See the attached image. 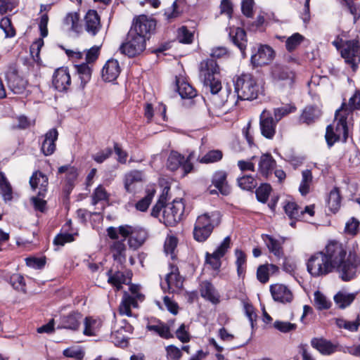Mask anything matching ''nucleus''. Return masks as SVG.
<instances>
[{
    "label": "nucleus",
    "mask_w": 360,
    "mask_h": 360,
    "mask_svg": "<svg viewBox=\"0 0 360 360\" xmlns=\"http://www.w3.org/2000/svg\"><path fill=\"white\" fill-rule=\"evenodd\" d=\"M186 4V0H176L173 2L171 7L165 11V17L169 22L178 18L183 12V7Z\"/></svg>",
    "instance_id": "ea45409f"
},
{
    "label": "nucleus",
    "mask_w": 360,
    "mask_h": 360,
    "mask_svg": "<svg viewBox=\"0 0 360 360\" xmlns=\"http://www.w3.org/2000/svg\"><path fill=\"white\" fill-rule=\"evenodd\" d=\"M238 186L243 190L251 191L257 186V180L250 175H243L237 179Z\"/></svg>",
    "instance_id": "09e8293b"
},
{
    "label": "nucleus",
    "mask_w": 360,
    "mask_h": 360,
    "mask_svg": "<svg viewBox=\"0 0 360 360\" xmlns=\"http://www.w3.org/2000/svg\"><path fill=\"white\" fill-rule=\"evenodd\" d=\"M194 158V152H191L186 158L176 150H172L167 158V167L169 170L174 172L181 169L184 176L193 169L191 160Z\"/></svg>",
    "instance_id": "6e6552de"
},
{
    "label": "nucleus",
    "mask_w": 360,
    "mask_h": 360,
    "mask_svg": "<svg viewBox=\"0 0 360 360\" xmlns=\"http://www.w3.org/2000/svg\"><path fill=\"white\" fill-rule=\"evenodd\" d=\"M355 295L353 293L345 294L342 292H338L334 297V300L335 303L340 308H345L354 300Z\"/></svg>",
    "instance_id": "603ef678"
},
{
    "label": "nucleus",
    "mask_w": 360,
    "mask_h": 360,
    "mask_svg": "<svg viewBox=\"0 0 360 360\" xmlns=\"http://www.w3.org/2000/svg\"><path fill=\"white\" fill-rule=\"evenodd\" d=\"M310 343L314 349L323 356H330L338 352L347 353L346 349L342 346L323 338H313Z\"/></svg>",
    "instance_id": "4468645a"
},
{
    "label": "nucleus",
    "mask_w": 360,
    "mask_h": 360,
    "mask_svg": "<svg viewBox=\"0 0 360 360\" xmlns=\"http://www.w3.org/2000/svg\"><path fill=\"white\" fill-rule=\"evenodd\" d=\"M275 56L274 49L268 45H260L252 51L250 62L254 67L268 65Z\"/></svg>",
    "instance_id": "2eb2a0df"
},
{
    "label": "nucleus",
    "mask_w": 360,
    "mask_h": 360,
    "mask_svg": "<svg viewBox=\"0 0 360 360\" xmlns=\"http://www.w3.org/2000/svg\"><path fill=\"white\" fill-rule=\"evenodd\" d=\"M341 195L338 187H334L330 192L327 200V205L333 213L337 212L341 206Z\"/></svg>",
    "instance_id": "a19ab883"
},
{
    "label": "nucleus",
    "mask_w": 360,
    "mask_h": 360,
    "mask_svg": "<svg viewBox=\"0 0 360 360\" xmlns=\"http://www.w3.org/2000/svg\"><path fill=\"white\" fill-rule=\"evenodd\" d=\"M82 314L79 311H71L68 314H63L60 316L59 322L57 326L58 329H66L71 331L79 330L82 321Z\"/></svg>",
    "instance_id": "dca6fc26"
},
{
    "label": "nucleus",
    "mask_w": 360,
    "mask_h": 360,
    "mask_svg": "<svg viewBox=\"0 0 360 360\" xmlns=\"http://www.w3.org/2000/svg\"><path fill=\"white\" fill-rule=\"evenodd\" d=\"M75 68L78 77L81 81L80 86L83 89L91 79L92 73L91 65L82 63L79 65H75Z\"/></svg>",
    "instance_id": "58836bf2"
},
{
    "label": "nucleus",
    "mask_w": 360,
    "mask_h": 360,
    "mask_svg": "<svg viewBox=\"0 0 360 360\" xmlns=\"http://www.w3.org/2000/svg\"><path fill=\"white\" fill-rule=\"evenodd\" d=\"M9 89L15 94H21L26 89L27 82L15 72H11L7 76Z\"/></svg>",
    "instance_id": "c756f323"
},
{
    "label": "nucleus",
    "mask_w": 360,
    "mask_h": 360,
    "mask_svg": "<svg viewBox=\"0 0 360 360\" xmlns=\"http://www.w3.org/2000/svg\"><path fill=\"white\" fill-rule=\"evenodd\" d=\"M44 45V40L42 38L37 39L30 46V53L34 60L39 64L41 63V58L39 57V53L41 47Z\"/></svg>",
    "instance_id": "0e129e2a"
},
{
    "label": "nucleus",
    "mask_w": 360,
    "mask_h": 360,
    "mask_svg": "<svg viewBox=\"0 0 360 360\" xmlns=\"http://www.w3.org/2000/svg\"><path fill=\"white\" fill-rule=\"evenodd\" d=\"M199 290L201 297L212 304H217L220 302V295L211 282L202 281L200 283Z\"/></svg>",
    "instance_id": "5701e85b"
},
{
    "label": "nucleus",
    "mask_w": 360,
    "mask_h": 360,
    "mask_svg": "<svg viewBox=\"0 0 360 360\" xmlns=\"http://www.w3.org/2000/svg\"><path fill=\"white\" fill-rule=\"evenodd\" d=\"M143 181V173L139 170H131L124 176V188L129 193L131 192V186Z\"/></svg>",
    "instance_id": "37998d69"
},
{
    "label": "nucleus",
    "mask_w": 360,
    "mask_h": 360,
    "mask_svg": "<svg viewBox=\"0 0 360 360\" xmlns=\"http://www.w3.org/2000/svg\"><path fill=\"white\" fill-rule=\"evenodd\" d=\"M63 25L69 30L79 34L82 32L83 28L80 23V16L77 12H70L66 14L63 19Z\"/></svg>",
    "instance_id": "473e14b6"
},
{
    "label": "nucleus",
    "mask_w": 360,
    "mask_h": 360,
    "mask_svg": "<svg viewBox=\"0 0 360 360\" xmlns=\"http://www.w3.org/2000/svg\"><path fill=\"white\" fill-rule=\"evenodd\" d=\"M101 28V18L97 11L89 10L84 17V29L86 32L94 37Z\"/></svg>",
    "instance_id": "412c9836"
},
{
    "label": "nucleus",
    "mask_w": 360,
    "mask_h": 360,
    "mask_svg": "<svg viewBox=\"0 0 360 360\" xmlns=\"http://www.w3.org/2000/svg\"><path fill=\"white\" fill-rule=\"evenodd\" d=\"M277 122L274 120L271 112L266 110L262 111L259 117L261 134L268 139H272L276 134Z\"/></svg>",
    "instance_id": "f3484780"
},
{
    "label": "nucleus",
    "mask_w": 360,
    "mask_h": 360,
    "mask_svg": "<svg viewBox=\"0 0 360 360\" xmlns=\"http://www.w3.org/2000/svg\"><path fill=\"white\" fill-rule=\"evenodd\" d=\"M295 106L290 105L275 108L274 110V119L278 123L283 117L291 112H295Z\"/></svg>",
    "instance_id": "680f3d73"
},
{
    "label": "nucleus",
    "mask_w": 360,
    "mask_h": 360,
    "mask_svg": "<svg viewBox=\"0 0 360 360\" xmlns=\"http://www.w3.org/2000/svg\"><path fill=\"white\" fill-rule=\"evenodd\" d=\"M323 251L342 281H348L356 276L360 256L351 252L347 255L346 246L337 240L329 241Z\"/></svg>",
    "instance_id": "f257e3e1"
},
{
    "label": "nucleus",
    "mask_w": 360,
    "mask_h": 360,
    "mask_svg": "<svg viewBox=\"0 0 360 360\" xmlns=\"http://www.w3.org/2000/svg\"><path fill=\"white\" fill-rule=\"evenodd\" d=\"M84 325L83 333L87 336H94L99 332L102 326V321L100 319L87 316L84 319Z\"/></svg>",
    "instance_id": "4c0bfd02"
},
{
    "label": "nucleus",
    "mask_w": 360,
    "mask_h": 360,
    "mask_svg": "<svg viewBox=\"0 0 360 360\" xmlns=\"http://www.w3.org/2000/svg\"><path fill=\"white\" fill-rule=\"evenodd\" d=\"M276 165V160L270 153L262 154L258 163V172L263 177L267 179L272 174Z\"/></svg>",
    "instance_id": "a878e982"
},
{
    "label": "nucleus",
    "mask_w": 360,
    "mask_h": 360,
    "mask_svg": "<svg viewBox=\"0 0 360 360\" xmlns=\"http://www.w3.org/2000/svg\"><path fill=\"white\" fill-rule=\"evenodd\" d=\"M178 40L183 44H191L193 40V34L186 27L183 26L178 30Z\"/></svg>",
    "instance_id": "e2e57ef3"
},
{
    "label": "nucleus",
    "mask_w": 360,
    "mask_h": 360,
    "mask_svg": "<svg viewBox=\"0 0 360 360\" xmlns=\"http://www.w3.org/2000/svg\"><path fill=\"white\" fill-rule=\"evenodd\" d=\"M119 234L124 238V239L129 238V246L134 250L140 248L148 237V233L146 229L139 226L129 225L120 226Z\"/></svg>",
    "instance_id": "1a4fd4ad"
},
{
    "label": "nucleus",
    "mask_w": 360,
    "mask_h": 360,
    "mask_svg": "<svg viewBox=\"0 0 360 360\" xmlns=\"http://www.w3.org/2000/svg\"><path fill=\"white\" fill-rule=\"evenodd\" d=\"M58 133L56 129L53 128L49 129L43 136L41 143V151L45 156L52 155L56 149V141L58 139Z\"/></svg>",
    "instance_id": "a211bd4d"
},
{
    "label": "nucleus",
    "mask_w": 360,
    "mask_h": 360,
    "mask_svg": "<svg viewBox=\"0 0 360 360\" xmlns=\"http://www.w3.org/2000/svg\"><path fill=\"white\" fill-rule=\"evenodd\" d=\"M177 245V239L174 236L168 237L165 242V252L167 255H170L172 259L175 258L174 251Z\"/></svg>",
    "instance_id": "338daca9"
},
{
    "label": "nucleus",
    "mask_w": 360,
    "mask_h": 360,
    "mask_svg": "<svg viewBox=\"0 0 360 360\" xmlns=\"http://www.w3.org/2000/svg\"><path fill=\"white\" fill-rule=\"evenodd\" d=\"M220 223L221 216L217 211L205 212L198 216L193 230L194 240L199 243L205 242Z\"/></svg>",
    "instance_id": "7ed1b4c3"
},
{
    "label": "nucleus",
    "mask_w": 360,
    "mask_h": 360,
    "mask_svg": "<svg viewBox=\"0 0 360 360\" xmlns=\"http://www.w3.org/2000/svg\"><path fill=\"white\" fill-rule=\"evenodd\" d=\"M335 323L339 328H344L349 332H356L360 326V319L359 316L354 321L338 318L335 319Z\"/></svg>",
    "instance_id": "c03bdc74"
},
{
    "label": "nucleus",
    "mask_w": 360,
    "mask_h": 360,
    "mask_svg": "<svg viewBox=\"0 0 360 360\" xmlns=\"http://www.w3.org/2000/svg\"><path fill=\"white\" fill-rule=\"evenodd\" d=\"M0 193L5 201L13 198V190L4 173L0 172Z\"/></svg>",
    "instance_id": "49530a36"
},
{
    "label": "nucleus",
    "mask_w": 360,
    "mask_h": 360,
    "mask_svg": "<svg viewBox=\"0 0 360 360\" xmlns=\"http://www.w3.org/2000/svg\"><path fill=\"white\" fill-rule=\"evenodd\" d=\"M185 205L181 200H174L167 205L162 212V219H160L167 226H176L182 219Z\"/></svg>",
    "instance_id": "9d476101"
},
{
    "label": "nucleus",
    "mask_w": 360,
    "mask_h": 360,
    "mask_svg": "<svg viewBox=\"0 0 360 360\" xmlns=\"http://www.w3.org/2000/svg\"><path fill=\"white\" fill-rule=\"evenodd\" d=\"M262 238L270 252L273 253L278 259L284 257L283 250V245L285 243L284 238H276L267 234H263Z\"/></svg>",
    "instance_id": "4be33fe9"
},
{
    "label": "nucleus",
    "mask_w": 360,
    "mask_h": 360,
    "mask_svg": "<svg viewBox=\"0 0 360 360\" xmlns=\"http://www.w3.org/2000/svg\"><path fill=\"white\" fill-rule=\"evenodd\" d=\"M304 37L300 33H295L285 40V48L289 52L293 51L303 41Z\"/></svg>",
    "instance_id": "5fc2aeb1"
},
{
    "label": "nucleus",
    "mask_w": 360,
    "mask_h": 360,
    "mask_svg": "<svg viewBox=\"0 0 360 360\" xmlns=\"http://www.w3.org/2000/svg\"><path fill=\"white\" fill-rule=\"evenodd\" d=\"M321 115V112L318 107L307 105L303 109L299 117V121L301 123L311 124L318 120Z\"/></svg>",
    "instance_id": "2f4dec72"
},
{
    "label": "nucleus",
    "mask_w": 360,
    "mask_h": 360,
    "mask_svg": "<svg viewBox=\"0 0 360 360\" xmlns=\"http://www.w3.org/2000/svg\"><path fill=\"white\" fill-rule=\"evenodd\" d=\"M124 241V240L115 241L110 248L114 260L121 266L126 262L127 248Z\"/></svg>",
    "instance_id": "72a5a7b5"
},
{
    "label": "nucleus",
    "mask_w": 360,
    "mask_h": 360,
    "mask_svg": "<svg viewBox=\"0 0 360 360\" xmlns=\"http://www.w3.org/2000/svg\"><path fill=\"white\" fill-rule=\"evenodd\" d=\"M271 191V187L270 184L266 183L262 184L255 191L257 200L262 203H266Z\"/></svg>",
    "instance_id": "3c124183"
},
{
    "label": "nucleus",
    "mask_w": 360,
    "mask_h": 360,
    "mask_svg": "<svg viewBox=\"0 0 360 360\" xmlns=\"http://www.w3.org/2000/svg\"><path fill=\"white\" fill-rule=\"evenodd\" d=\"M345 103H342L340 108L336 110L333 123L326 128V140L329 147H331L335 142L342 141L345 143L349 135V127L347 122V115L340 114L343 110Z\"/></svg>",
    "instance_id": "20e7f679"
},
{
    "label": "nucleus",
    "mask_w": 360,
    "mask_h": 360,
    "mask_svg": "<svg viewBox=\"0 0 360 360\" xmlns=\"http://www.w3.org/2000/svg\"><path fill=\"white\" fill-rule=\"evenodd\" d=\"M155 27L156 21L154 18L146 15H140L134 18L130 29L149 39L155 32Z\"/></svg>",
    "instance_id": "ddd939ff"
},
{
    "label": "nucleus",
    "mask_w": 360,
    "mask_h": 360,
    "mask_svg": "<svg viewBox=\"0 0 360 360\" xmlns=\"http://www.w3.org/2000/svg\"><path fill=\"white\" fill-rule=\"evenodd\" d=\"M120 71L121 69L118 61L115 59H110L103 66L101 76L105 82H114L118 77Z\"/></svg>",
    "instance_id": "b1692460"
},
{
    "label": "nucleus",
    "mask_w": 360,
    "mask_h": 360,
    "mask_svg": "<svg viewBox=\"0 0 360 360\" xmlns=\"http://www.w3.org/2000/svg\"><path fill=\"white\" fill-rule=\"evenodd\" d=\"M146 328L149 331L156 333L162 338L169 339L173 338L169 327L160 320L153 319L150 321L146 326Z\"/></svg>",
    "instance_id": "7c9ffc66"
},
{
    "label": "nucleus",
    "mask_w": 360,
    "mask_h": 360,
    "mask_svg": "<svg viewBox=\"0 0 360 360\" xmlns=\"http://www.w3.org/2000/svg\"><path fill=\"white\" fill-rule=\"evenodd\" d=\"M236 257V265L237 266V274L239 277H243L246 269V255L240 250L235 251Z\"/></svg>",
    "instance_id": "8fccbe9b"
},
{
    "label": "nucleus",
    "mask_w": 360,
    "mask_h": 360,
    "mask_svg": "<svg viewBox=\"0 0 360 360\" xmlns=\"http://www.w3.org/2000/svg\"><path fill=\"white\" fill-rule=\"evenodd\" d=\"M307 269L313 277L323 276L334 271L323 251L317 252L308 259Z\"/></svg>",
    "instance_id": "0eeeda50"
},
{
    "label": "nucleus",
    "mask_w": 360,
    "mask_h": 360,
    "mask_svg": "<svg viewBox=\"0 0 360 360\" xmlns=\"http://www.w3.org/2000/svg\"><path fill=\"white\" fill-rule=\"evenodd\" d=\"M147 40L148 39L144 38L138 32L129 29L125 41L120 46V51L122 54L129 58L135 57L146 49Z\"/></svg>",
    "instance_id": "423d86ee"
},
{
    "label": "nucleus",
    "mask_w": 360,
    "mask_h": 360,
    "mask_svg": "<svg viewBox=\"0 0 360 360\" xmlns=\"http://www.w3.org/2000/svg\"><path fill=\"white\" fill-rule=\"evenodd\" d=\"M341 56L353 71H356L360 63V43L357 39L345 41L340 51Z\"/></svg>",
    "instance_id": "9b49d317"
},
{
    "label": "nucleus",
    "mask_w": 360,
    "mask_h": 360,
    "mask_svg": "<svg viewBox=\"0 0 360 360\" xmlns=\"http://www.w3.org/2000/svg\"><path fill=\"white\" fill-rule=\"evenodd\" d=\"M176 88L180 96L183 99H192L197 95L196 90L183 79H176Z\"/></svg>",
    "instance_id": "c9c22d12"
},
{
    "label": "nucleus",
    "mask_w": 360,
    "mask_h": 360,
    "mask_svg": "<svg viewBox=\"0 0 360 360\" xmlns=\"http://www.w3.org/2000/svg\"><path fill=\"white\" fill-rule=\"evenodd\" d=\"M228 54L226 47L219 46L212 49L211 52V58L205 60L200 65V77L203 82L204 87L207 91H210L212 95H216L221 91L223 96L221 102L228 101V98L231 92L230 86H226L222 89L221 82L219 79V68L214 58H220Z\"/></svg>",
    "instance_id": "f03ea898"
},
{
    "label": "nucleus",
    "mask_w": 360,
    "mask_h": 360,
    "mask_svg": "<svg viewBox=\"0 0 360 360\" xmlns=\"http://www.w3.org/2000/svg\"><path fill=\"white\" fill-rule=\"evenodd\" d=\"M270 292L276 302L285 304L290 303L293 300L292 291L285 285L279 283L271 285Z\"/></svg>",
    "instance_id": "6ab92c4d"
},
{
    "label": "nucleus",
    "mask_w": 360,
    "mask_h": 360,
    "mask_svg": "<svg viewBox=\"0 0 360 360\" xmlns=\"http://www.w3.org/2000/svg\"><path fill=\"white\" fill-rule=\"evenodd\" d=\"M58 174H65V181L69 188L72 189L78 176L77 169L71 165H65L58 168Z\"/></svg>",
    "instance_id": "e433bc0d"
},
{
    "label": "nucleus",
    "mask_w": 360,
    "mask_h": 360,
    "mask_svg": "<svg viewBox=\"0 0 360 360\" xmlns=\"http://www.w3.org/2000/svg\"><path fill=\"white\" fill-rule=\"evenodd\" d=\"M212 183L223 195H228L230 193L231 188L228 184L227 173L225 171L216 172L212 176Z\"/></svg>",
    "instance_id": "c85d7f7f"
},
{
    "label": "nucleus",
    "mask_w": 360,
    "mask_h": 360,
    "mask_svg": "<svg viewBox=\"0 0 360 360\" xmlns=\"http://www.w3.org/2000/svg\"><path fill=\"white\" fill-rule=\"evenodd\" d=\"M155 192L156 191L153 187L150 186L147 188L146 190V196L137 202L136 208L141 212L146 211L152 202Z\"/></svg>",
    "instance_id": "a18cd8bd"
},
{
    "label": "nucleus",
    "mask_w": 360,
    "mask_h": 360,
    "mask_svg": "<svg viewBox=\"0 0 360 360\" xmlns=\"http://www.w3.org/2000/svg\"><path fill=\"white\" fill-rule=\"evenodd\" d=\"M360 109V92L356 91L349 98L348 105L345 104L343 110L352 112L354 110Z\"/></svg>",
    "instance_id": "774afa93"
},
{
    "label": "nucleus",
    "mask_w": 360,
    "mask_h": 360,
    "mask_svg": "<svg viewBox=\"0 0 360 360\" xmlns=\"http://www.w3.org/2000/svg\"><path fill=\"white\" fill-rule=\"evenodd\" d=\"M71 84V78L67 68H58L53 75V85L59 91H66Z\"/></svg>",
    "instance_id": "aec40b11"
},
{
    "label": "nucleus",
    "mask_w": 360,
    "mask_h": 360,
    "mask_svg": "<svg viewBox=\"0 0 360 360\" xmlns=\"http://www.w3.org/2000/svg\"><path fill=\"white\" fill-rule=\"evenodd\" d=\"M223 153L219 150L208 151L200 160V162L208 164L219 162L222 159Z\"/></svg>",
    "instance_id": "13d9d810"
},
{
    "label": "nucleus",
    "mask_w": 360,
    "mask_h": 360,
    "mask_svg": "<svg viewBox=\"0 0 360 360\" xmlns=\"http://www.w3.org/2000/svg\"><path fill=\"white\" fill-rule=\"evenodd\" d=\"M30 184L33 191L39 189V195L45 197L48 187V177L40 171L34 172L30 179Z\"/></svg>",
    "instance_id": "393cba45"
},
{
    "label": "nucleus",
    "mask_w": 360,
    "mask_h": 360,
    "mask_svg": "<svg viewBox=\"0 0 360 360\" xmlns=\"http://www.w3.org/2000/svg\"><path fill=\"white\" fill-rule=\"evenodd\" d=\"M285 214L290 219H302V212L301 207L294 201H286L284 206Z\"/></svg>",
    "instance_id": "79ce46f5"
},
{
    "label": "nucleus",
    "mask_w": 360,
    "mask_h": 360,
    "mask_svg": "<svg viewBox=\"0 0 360 360\" xmlns=\"http://www.w3.org/2000/svg\"><path fill=\"white\" fill-rule=\"evenodd\" d=\"M170 271L167 274L165 281L168 290L174 292L183 287L184 278L179 274V269L174 265H170Z\"/></svg>",
    "instance_id": "bb28decb"
},
{
    "label": "nucleus",
    "mask_w": 360,
    "mask_h": 360,
    "mask_svg": "<svg viewBox=\"0 0 360 360\" xmlns=\"http://www.w3.org/2000/svg\"><path fill=\"white\" fill-rule=\"evenodd\" d=\"M109 194L107 193L105 188L99 185L94 191L91 195L92 205H96L98 202L103 200H108Z\"/></svg>",
    "instance_id": "6e6d98bb"
},
{
    "label": "nucleus",
    "mask_w": 360,
    "mask_h": 360,
    "mask_svg": "<svg viewBox=\"0 0 360 360\" xmlns=\"http://www.w3.org/2000/svg\"><path fill=\"white\" fill-rule=\"evenodd\" d=\"M302 181L299 186V191L302 195H306L309 193L310 185L312 181V174L310 169H305L302 172Z\"/></svg>",
    "instance_id": "de8ad7c7"
},
{
    "label": "nucleus",
    "mask_w": 360,
    "mask_h": 360,
    "mask_svg": "<svg viewBox=\"0 0 360 360\" xmlns=\"http://www.w3.org/2000/svg\"><path fill=\"white\" fill-rule=\"evenodd\" d=\"M235 92L240 100L252 101L258 97L260 87L250 73H242L233 81Z\"/></svg>",
    "instance_id": "39448f33"
},
{
    "label": "nucleus",
    "mask_w": 360,
    "mask_h": 360,
    "mask_svg": "<svg viewBox=\"0 0 360 360\" xmlns=\"http://www.w3.org/2000/svg\"><path fill=\"white\" fill-rule=\"evenodd\" d=\"M0 28L4 32L6 38H13L16 32L8 16L4 17L0 21Z\"/></svg>",
    "instance_id": "864d4df0"
},
{
    "label": "nucleus",
    "mask_w": 360,
    "mask_h": 360,
    "mask_svg": "<svg viewBox=\"0 0 360 360\" xmlns=\"http://www.w3.org/2000/svg\"><path fill=\"white\" fill-rule=\"evenodd\" d=\"M342 5L345 6L348 11L353 15L354 22L355 23L360 18V5L354 3L352 0H346L345 3H343Z\"/></svg>",
    "instance_id": "69168bd1"
},
{
    "label": "nucleus",
    "mask_w": 360,
    "mask_h": 360,
    "mask_svg": "<svg viewBox=\"0 0 360 360\" xmlns=\"http://www.w3.org/2000/svg\"><path fill=\"white\" fill-rule=\"evenodd\" d=\"M106 275L108 276V283L114 287L116 291H119L122 288V285L126 283L127 278L122 271L119 270L113 271L109 269Z\"/></svg>",
    "instance_id": "f704fd0d"
},
{
    "label": "nucleus",
    "mask_w": 360,
    "mask_h": 360,
    "mask_svg": "<svg viewBox=\"0 0 360 360\" xmlns=\"http://www.w3.org/2000/svg\"><path fill=\"white\" fill-rule=\"evenodd\" d=\"M271 76L274 82L281 86L292 88L295 82V72L283 64L276 63L272 65Z\"/></svg>",
    "instance_id": "f8f14e48"
},
{
    "label": "nucleus",
    "mask_w": 360,
    "mask_h": 360,
    "mask_svg": "<svg viewBox=\"0 0 360 360\" xmlns=\"http://www.w3.org/2000/svg\"><path fill=\"white\" fill-rule=\"evenodd\" d=\"M167 198V191H163L162 193L160 195L158 202L153 206L151 210V215L154 217H159L162 210L165 209Z\"/></svg>",
    "instance_id": "4d7b16f0"
},
{
    "label": "nucleus",
    "mask_w": 360,
    "mask_h": 360,
    "mask_svg": "<svg viewBox=\"0 0 360 360\" xmlns=\"http://www.w3.org/2000/svg\"><path fill=\"white\" fill-rule=\"evenodd\" d=\"M9 283L17 290L25 292V281L24 277L19 274H13L10 276Z\"/></svg>",
    "instance_id": "052dcab7"
},
{
    "label": "nucleus",
    "mask_w": 360,
    "mask_h": 360,
    "mask_svg": "<svg viewBox=\"0 0 360 360\" xmlns=\"http://www.w3.org/2000/svg\"><path fill=\"white\" fill-rule=\"evenodd\" d=\"M229 37L233 44L239 49L243 56L245 57V51L248 42L245 31L240 27L231 28L229 32Z\"/></svg>",
    "instance_id": "cd10ccee"
},
{
    "label": "nucleus",
    "mask_w": 360,
    "mask_h": 360,
    "mask_svg": "<svg viewBox=\"0 0 360 360\" xmlns=\"http://www.w3.org/2000/svg\"><path fill=\"white\" fill-rule=\"evenodd\" d=\"M314 304L319 310L328 309L331 305L330 302L319 291L314 292Z\"/></svg>",
    "instance_id": "bf43d9fd"
}]
</instances>
